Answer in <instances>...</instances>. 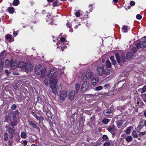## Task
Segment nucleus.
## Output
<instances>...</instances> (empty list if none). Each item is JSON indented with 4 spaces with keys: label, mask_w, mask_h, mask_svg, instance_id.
I'll use <instances>...</instances> for the list:
<instances>
[{
    "label": "nucleus",
    "mask_w": 146,
    "mask_h": 146,
    "mask_svg": "<svg viewBox=\"0 0 146 146\" xmlns=\"http://www.w3.org/2000/svg\"><path fill=\"white\" fill-rule=\"evenodd\" d=\"M59 75L58 72H55L53 69H51L48 74V76L50 78L49 84L50 87L52 90V92L55 94L57 93V88L56 85L58 82L56 78Z\"/></svg>",
    "instance_id": "nucleus-1"
},
{
    "label": "nucleus",
    "mask_w": 146,
    "mask_h": 146,
    "mask_svg": "<svg viewBox=\"0 0 146 146\" xmlns=\"http://www.w3.org/2000/svg\"><path fill=\"white\" fill-rule=\"evenodd\" d=\"M105 67L103 65L102 67L98 66L97 69L96 70L97 73L99 76H102L103 75L107 76L110 74L111 70H109L107 68H104Z\"/></svg>",
    "instance_id": "nucleus-2"
},
{
    "label": "nucleus",
    "mask_w": 146,
    "mask_h": 146,
    "mask_svg": "<svg viewBox=\"0 0 146 146\" xmlns=\"http://www.w3.org/2000/svg\"><path fill=\"white\" fill-rule=\"evenodd\" d=\"M46 72L45 69H43L41 65L38 64L36 65L35 68V72L38 75L41 74V77L44 78L45 77V73Z\"/></svg>",
    "instance_id": "nucleus-3"
},
{
    "label": "nucleus",
    "mask_w": 146,
    "mask_h": 146,
    "mask_svg": "<svg viewBox=\"0 0 146 146\" xmlns=\"http://www.w3.org/2000/svg\"><path fill=\"white\" fill-rule=\"evenodd\" d=\"M94 74L90 70L86 72V74H82L81 76V79L83 81H87V80L92 79V78L94 77Z\"/></svg>",
    "instance_id": "nucleus-4"
},
{
    "label": "nucleus",
    "mask_w": 146,
    "mask_h": 146,
    "mask_svg": "<svg viewBox=\"0 0 146 146\" xmlns=\"http://www.w3.org/2000/svg\"><path fill=\"white\" fill-rule=\"evenodd\" d=\"M133 43L135 44L137 49H139L140 48H146V41L139 40L137 41V42H134Z\"/></svg>",
    "instance_id": "nucleus-5"
},
{
    "label": "nucleus",
    "mask_w": 146,
    "mask_h": 146,
    "mask_svg": "<svg viewBox=\"0 0 146 146\" xmlns=\"http://www.w3.org/2000/svg\"><path fill=\"white\" fill-rule=\"evenodd\" d=\"M115 56L117 62L118 63L122 62L124 63L125 61L124 55L121 54V56L118 53H116Z\"/></svg>",
    "instance_id": "nucleus-6"
},
{
    "label": "nucleus",
    "mask_w": 146,
    "mask_h": 146,
    "mask_svg": "<svg viewBox=\"0 0 146 146\" xmlns=\"http://www.w3.org/2000/svg\"><path fill=\"white\" fill-rule=\"evenodd\" d=\"M83 84L81 88V91L82 92H84L88 90L90 85L89 82L87 81H83Z\"/></svg>",
    "instance_id": "nucleus-7"
},
{
    "label": "nucleus",
    "mask_w": 146,
    "mask_h": 146,
    "mask_svg": "<svg viewBox=\"0 0 146 146\" xmlns=\"http://www.w3.org/2000/svg\"><path fill=\"white\" fill-rule=\"evenodd\" d=\"M107 129L109 132L111 133L112 135L113 136L115 135L117 129L115 128V126L114 125L108 127Z\"/></svg>",
    "instance_id": "nucleus-8"
},
{
    "label": "nucleus",
    "mask_w": 146,
    "mask_h": 146,
    "mask_svg": "<svg viewBox=\"0 0 146 146\" xmlns=\"http://www.w3.org/2000/svg\"><path fill=\"white\" fill-rule=\"evenodd\" d=\"M137 51V50L135 47H134L132 48L131 51L128 52V60L133 58L134 54L136 53Z\"/></svg>",
    "instance_id": "nucleus-9"
},
{
    "label": "nucleus",
    "mask_w": 146,
    "mask_h": 146,
    "mask_svg": "<svg viewBox=\"0 0 146 146\" xmlns=\"http://www.w3.org/2000/svg\"><path fill=\"white\" fill-rule=\"evenodd\" d=\"M6 131H7L9 133L11 134V137L13 136V134L15 132V129L14 127H12L7 125L5 126Z\"/></svg>",
    "instance_id": "nucleus-10"
},
{
    "label": "nucleus",
    "mask_w": 146,
    "mask_h": 146,
    "mask_svg": "<svg viewBox=\"0 0 146 146\" xmlns=\"http://www.w3.org/2000/svg\"><path fill=\"white\" fill-rule=\"evenodd\" d=\"M67 96V94L66 91H63L60 94L59 98L61 100H64Z\"/></svg>",
    "instance_id": "nucleus-11"
},
{
    "label": "nucleus",
    "mask_w": 146,
    "mask_h": 146,
    "mask_svg": "<svg viewBox=\"0 0 146 146\" xmlns=\"http://www.w3.org/2000/svg\"><path fill=\"white\" fill-rule=\"evenodd\" d=\"M103 114L105 116L109 115L110 117H111L113 116V114L111 112V111L108 109L105 110L103 112Z\"/></svg>",
    "instance_id": "nucleus-12"
},
{
    "label": "nucleus",
    "mask_w": 146,
    "mask_h": 146,
    "mask_svg": "<svg viewBox=\"0 0 146 146\" xmlns=\"http://www.w3.org/2000/svg\"><path fill=\"white\" fill-rule=\"evenodd\" d=\"M75 93L74 90L72 91L69 92L68 96V98L70 100H72L74 99L75 96Z\"/></svg>",
    "instance_id": "nucleus-13"
},
{
    "label": "nucleus",
    "mask_w": 146,
    "mask_h": 146,
    "mask_svg": "<svg viewBox=\"0 0 146 146\" xmlns=\"http://www.w3.org/2000/svg\"><path fill=\"white\" fill-rule=\"evenodd\" d=\"M25 67L26 70L27 71H30L33 69V66L30 63L26 64Z\"/></svg>",
    "instance_id": "nucleus-14"
},
{
    "label": "nucleus",
    "mask_w": 146,
    "mask_h": 146,
    "mask_svg": "<svg viewBox=\"0 0 146 146\" xmlns=\"http://www.w3.org/2000/svg\"><path fill=\"white\" fill-rule=\"evenodd\" d=\"M98 79L96 77L92 78L91 79V82L92 84L95 85L98 83Z\"/></svg>",
    "instance_id": "nucleus-15"
},
{
    "label": "nucleus",
    "mask_w": 146,
    "mask_h": 146,
    "mask_svg": "<svg viewBox=\"0 0 146 146\" xmlns=\"http://www.w3.org/2000/svg\"><path fill=\"white\" fill-rule=\"evenodd\" d=\"M17 65V63L16 62H11V69L12 70H15L16 68Z\"/></svg>",
    "instance_id": "nucleus-16"
},
{
    "label": "nucleus",
    "mask_w": 146,
    "mask_h": 146,
    "mask_svg": "<svg viewBox=\"0 0 146 146\" xmlns=\"http://www.w3.org/2000/svg\"><path fill=\"white\" fill-rule=\"evenodd\" d=\"M125 122L124 120H122L118 121L117 122V124L118 127L120 128L122 126V124Z\"/></svg>",
    "instance_id": "nucleus-17"
},
{
    "label": "nucleus",
    "mask_w": 146,
    "mask_h": 146,
    "mask_svg": "<svg viewBox=\"0 0 146 146\" xmlns=\"http://www.w3.org/2000/svg\"><path fill=\"white\" fill-rule=\"evenodd\" d=\"M32 115L36 118L39 121H41L43 119L41 117L38 116L37 115L33 112L32 113Z\"/></svg>",
    "instance_id": "nucleus-18"
},
{
    "label": "nucleus",
    "mask_w": 146,
    "mask_h": 146,
    "mask_svg": "<svg viewBox=\"0 0 146 146\" xmlns=\"http://www.w3.org/2000/svg\"><path fill=\"white\" fill-rule=\"evenodd\" d=\"M17 125V123L15 121H10V123L9 124V126L12 127L16 126Z\"/></svg>",
    "instance_id": "nucleus-19"
},
{
    "label": "nucleus",
    "mask_w": 146,
    "mask_h": 146,
    "mask_svg": "<svg viewBox=\"0 0 146 146\" xmlns=\"http://www.w3.org/2000/svg\"><path fill=\"white\" fill-rule=\"evenodd\" d=\"M143 123V122H140L139 124L138 125L137 127L136 128V130L137 131L139 132L140 129L142 128L144 126L143 125H141Z\"/></svg>",
    "instance_id": "nucleus-20"
},
{
    "label": "nucleus",
    "mask_w": 146,
    "mask_h": 146,
    "mask_svg": "<svg viewBox=\"0 0 146 146\" xmlns=\"http://www.w3.org/2000/svg\"><path fill=\"white\" fill-rule=\"evenodd\" d=\"M7 11L10 13L13 14L14 11V9L13 7H10L7 9Z\"/></svg>",
    "instance_id": "nucleus-21"
},
{
    "label": "nucleus",
    "mask_w": 146,
    "mask_h": 146,
    "mask_svg": "<svg viewBox=\"0 0 146 146\" xmlns=\"http://www.w3.org/2000/svg\"><path fill=\"white\" fill-rule=\"evenodd\" d=\"M25 65L24 62L22 61H20L19 63L17 65L18 67L19 68H22Z\"/></svg>",
    "instance_id": "nucleus-22"
},
{
    "label": "nucleus",
    "mask_w": 146,
    "mask_h": 146,
    "mask_svg": "<svg viewBox=\"0 0 146 146\" xmlns=\"http://www.w3.org/2000/svg\"><path fill=\"white\" fill-rule=\"evenodd\" d=\"M10 64V62L9 60L7 59L5 60L3 62V64L5 65V66H9Z\"/></svg>",
    "instance_id": "nucleus-23"
},
{
    "label": "nucleus",
    "mask_w": 146,
    "mask_h": 146,
    "mask_svg": "<svg viewBox=\"0 0 146 146\" xmlns=\"http://www.w3.org/2000/svg\"><path fill=\"white\" fill-rule=\"evenodd\" d=\"M6 51L4 50L2 51L0 55V58H4V57L6 55Z\"/></svg>",
    "instance_id": "nucleus-24"
},
{
    "label": "nucleus",
    "mask_w": 146,
    "mask_h": 146,
    "mask_svg": "<svg viewBox=\"0 0 146 146\" xmlns=\"http://www.w3.org/2000/svg\"><path fill=\"white\" fill-rule=\"evenodd\" d=\"M106 68H110L111 67V64L109 60H107L106 62Z\"/></svg>",
    "instance_id": "nucleus-25"
},
{
    "label": "nucleus",
    "mask_w": 146,
    "mask_h": 146,
    "mask_svg": "<svg viewBox=\"0 0 146 146\" xmlns=\"http://www.w3.org/2000/svg\"><path fill=\"white\" fill-rule=\"evenodd\" d=\"M29 125L31 126L32 127L35 128L36 127V124L34 123L31 121H28Z\"/></svg>",
    "instance_id": "nucleus-26"
},
{
    "label": "nucleus",
    "mask_w": 146,
    "mask_h": 146,
    "mask_svg": "<svg viewBox=\"0 0 146 146\" xmlns=\"http://www.w3.org/2000/svg\"><path fill=\"white\" fill-rule=\"evenodd\" d=\"M80 84L79 83H77L76 85V92L77 93L80 87Z\"/></svg>",
    "instance_id": "nucleus-27"
},
{
    "label": "nucleus",
    "mask_w": 146,
    "mask_h": 146,
    "mask_svg": "<svg viewBox=\"0 0 146 146\" xmlns=\"http://www.w3.org/2000/svg\"><path fill=\"white\" fill-rule=\"evenodd\" d=\"M27 134L24 132H23L21 133V136L22 138L25 139L27 137Z\"/></svg>",
    "instance_id": "nucleus-28"
},
{
    "label": "nucleus",
    "mask_w": 146,
    "mask_h": 146,
    "mask_svg": "<svg viewBox=\"0 0 146 146\" xmlns=\"http://www.w3.org/2000/svg\"><path fill=\"white\" fill-rule=\"evenodd\" d=\"M122 30L123 31L124 33H126L127 32V26H125V25H124L123 26L122 28Z\"/></svg>",
    "instance_id": "nucleus-29"
},
{
    "label": "nucleus",
    "mask_w": 146,
    "mask_h": 146,
    "mask_svg": "<svg viewBox=\"0 0 146 146\" xmlns=\"http://www.w3.org/2000/svg\"><path fill=\"white\" fill-rule=\"evenodd\" d=\"M110 121V119H104L103 120L102 122L104 124H107Z\"/></svg>",
    "instance_id": "nucleus-30"
},
{
    "label": "nucleus",
    "mask_w": 146,
    "mask_h": 146,
    "mask_svg": "<svg viewBox=\"0 0 146 146\" xmlns=\"http://www.w3.org/2000/svg\"><path fill=\"white\" fill-rule=\"evenodd\" d=\"M5 37L7 39L10 40L11 39L12 36L10 34H8L5 35Z\"/></svg>",
    "instance_id": "nucleus-31"
},
{
    "label": "nucleus",
    "mask_w": 146,
    "mask_h": 146,
    "mask_svg": "<svg viewBox=\"0 0 146 146\" xmlns=\"http://www.w3.org/2000/svg\"><path fill=\"white\" fill-rule=\"evenodd\" d=\"M19 3V0H14L13 4L14 6H17L18 5Z\"/></svg>",
    "instance_id": "nucleus-32"
},
{
    "label": "nucleus",
    "mask_w": 146,
    "mask_h": 146,
    "mask_svg": "<svg viewBox=\"0 0 146 146\" xmlns=\"http://www.w3.org/2000/svg\"><path fill=\"white\" fill-rule=\"evenodd\" d=\"M8 134L7 133H5L4 135V140L5 141H6L8 139Z\"/></svg>",
    "instance_id": "nucleus-33"
},
{
    "label": "nucleus",
    "mask_w": 146,
    "mask_h": 146,
    "mask_svg": "<svg viewBox=\"0 0 146 146\" xmlns=\"http://www.w3.org/2000/svg\"><path fill=\"white\" fill-rule=\"evenodd\" d=\"M133 136L135 138H137L138 137V135L136 131H133L132 133Z\"/></svg>",
    "instance_id": "nucleus-34"
},
{
    "label": "nucleus",
    "mask_w": 146,
    "mask_h": 146,
    "mask_svg": "<svg viewBox=\"0 0 146 146\" xmlns=\"http://www.w3.org/2000/svg\"><path fill=\"white\" fill-rule=\"evenodd\" d=\"M10 114L11 115V118L10 119V121H11V119L12 118H13L14 120L15 119L16 117L15 115V114L14 113H10Z\"/></svg>",
    "instance_id": "nucleus-35"
},
{
    "label": "nucleus",
    "mask_w": 146,
    "mask_h": 146,
    "mask_svg": "<svg viewBox=\"0 0 146 146\" xmlns=\"http://www.w3.org/2000/svg\"><path fill=\"white\" fill-rule=\"evenodd\" d=\"M103 88V87L102 86H99L96 87L95 88V90L96 91H99L102 90Z\"/></svg>",
    "instance_id": "nucleus-36"
},
{
    "label": "nucleus",
    "mask_w": 146,
    "mask_h": 146,
    "mask_svg": "<svg viewBox=\"0 0 146 146\" xmlns=\"http://www.w3.org/2000/svg\"><path fill=\"white\" fill-rule=\"evenodd\" d=\"M17 107V106L15 104H13L11 106V108L12 110H14L16 109Z\"/></svg>",
    "instance_id": "nucleus-37"
},
{
    "label": "nucleus",
    "mask_w": 146,
    "mask_h": 146,
    "mask_svg": "<svg viewBox=\"0 0 146 146\" xmlns=\"http://www.w3.org/2000/svg\"><path fill=\"white\" fill-rule=\"evenodd\" d=\"M146 91V85L144 86L142 88L141 93H143Z\"/></svg>",
    "instance_id": "nucleus-38"
},
{
    "label": "nucleus",
    "mask_w": 146,
    "mask_h": 146,
    "mask_svg": "<svg viewBox=\"0 0 146 146\" xmlns=\"http://www.w3.org/2000/svg\"><path fill=\"white\" fill-rule=\"evenodd\" d=\"M102 138L103 139L105 140H107L108 139V136L106 135H104L103 136Z\"/></svg>",
    "instance_id": "nucleus-39"
},
{
    "label": "nucleus",
    "mask_w": 146,
    "mask_h": 146,
    "mask_svg": "<svg viewBox=\"0 0 146 146\" xmlns=\"http://www.w3.org/2000/svg\"><path fill=\"white\" fill-rule=\"evenodd\" d=\"M75 16L77 17H79L80 15V13L79 11H77L75 13Z\"/></svg>",
    "instance_id": "nucleus-40"
},
{
    "label": "nucleus",
    "mask_w": 146,
    "mask_h": 146,
    "mask_svg": "<svg viewBox=\"0 0 146 146\" xmlns=\"http://www.w3.org/2000/svg\"><path fill=\"white\" fill-rule=\"evenodd\" d=\"M146 133V132L144 131L143 132H140L139 133V135L140 137L142 136L143 135H145Z\"/></svg>",
    "instance_id": "nucleus-41"
},
{
    "label": "nucleus",
    "mask_w": 146,
    "mask_h": 146,
    "mask_svg": "<svg viewBox=\"0 0 146 146\" xmlns=\"http://www.w3.org/2000/svg\"><path fill=\"white\" fill-rule=\"evenodd\" d=\"M110 145V143L109 142H105L103 145L104 146H109Z\"/></svg>",
    "instance_id": "nucleus-42"
},
{
    "label": "nucleus",
    "mask_w": 146,
    "mask_h": 146,
    "mask_svg": "<svg viewBox=\"0 0 146 146\" xmlns=\"http://www.w3.org/2000/svg\"><path fill=\"white\" fill-rule=\"evenodd\" d=\"M136 18L138 19H141L142 18V16L139 14H137L136 16Z\"/></svg>",
    "instance_id": "nucleus-43"
},
{
    "label": "nucleus",
    "mask_w": 146,
    "mask_h": 146,
    "mask_svg": "<svg viewBox=\"0 0 146 146\" xmlns=\"http://www.w3.org/2000/svg\"><path fill=\"white\" fill-rule=\"evenodd\" d=\"M130 4L131 6H133L135 4V2L133 1H131L130 2Z\"/></svg>",
    "instance_id": "nucleus-44"
},
{
    "label": "nucleus",
    "mask_w": 146,
    "mask_h": 146,
    "mask_svg": "<svg viewBox=\"0 0 146 146\" xmlns=\"http://www.w3.org/2000/svg\"><path fill=\"white\" fill-rule=\"evenodd\" d=\"M17 32H19L18 31H14L13 32V35L14 37H15L18 34Z\"/></svg>",
    "instance_id": "nucleus-45"
},
{
    "label": "nucleus",
    "mask_w": 146,
    "mask_h": 146,
    "mask_svg": "<svg viewBox=\"0 0 146 146\" xmlns=\"http://www.w3.org/2000/svg\"><path fill=\"white\" fill-rule=\"evenodd\" d=\"M60 40L61 42H64L65 41L66 39L64 37H62L61 38Z\"/></svg>",
    "instance_id": "nucleus-46"
},
{
    "label": "nucleus",
    "mask_w": 146,
    "mask_h": 146,
    "mask_svg": "<svg viewBox=\"0 0 146 146\" xmlns=\"http://www.w3.org/2000/svg\"><path fill=\"white\" fill-rule=\"evenodd\" d=\"M66 25L67 27L69 28H70L71 27V25L70 24V23L69 22H67Z\"/></svg>",
    "instance_id": "nucleus-47"
},
{
    "label": "nucleus",
    "mask_w": 146,
    "mask_h": 146,
    "mask_svg": "<svg viewBox=\"0 0 146 146\" xmlns=\"http://www.w3.org/2000/svg\"><path fill=\"white\" fill-rule=\"evenodd\" d=\"M58 5H57V2L56 1H54L53 3V7H56V6H57Z\"/></svg>",
    "instance_id": "nucleus-48"
},
{
    "label": "nucleus",
    "mask_w": 146,
    "mask_h": 146,
    "mask_svg": "<svg viewBox=\"0 0 146 146\" xmlns=\"http://www.w3.org/2000/svg\"><path fill=\"white\" fill-rule=\"evenodd\" d=\"M23 144L25 146H26L27 144V141L26 140H24L23 141Z\"/></svg>",
    "instance_id": "nucleus-49"
},
{
    "label": "nucleus",
    "mask_w": 146,
    "mask_h": 146,
    "mask_svg": "<svg viewBox=\"0 0 146 146\" xmlns=\"http://www.w3.org/2000/svg\"><path fill=\"white\" fill-rule=\"evenodd\" d=\"M8 117L7 116H6L5 117V122H8Z\"/></svg>",
    "instance_id": "nucleus-50"
},
{
    "label": "nucleus",
    "mask_w": 146,
    "mask_h": 146,
    "mask_svg": "<svg viewBox=\"0 0 146 146\" xmlns=\"http://www.w3.org/2000/svg\"><path fill=\"white\" fill-rule=\"evenodd\" d=\"M110 86V85L109 84H105L104 86V87L105 88H108V87H109Z\"/></svg>",
    "instance_id": "nucleus-51"
},
{
    "label": "nucleus",
    "mask_w": 146,
    "mask_h": 146,
    "mask_svg": "<svg viewBox=\"0 0 146 146\" xmlns=\"http://www.w3.org/2000/svg\"><path fill=\"white\" fill-rule=\"evenodd\" d=\"M133 129V127L132 126H130L129 127H128V134L129 133V131H130L132 129Z\"/></svg>",
    "instance_id": "nucleus-52"
},
{
    "label": "nucleus",
    "mask_w": 146,
    "mask_h": 146,
    "mask_svg": "<svg viewBox=\"0 0 146 146\" xmlns=\"http://www.w3.org/2000/svg\"><path fill=\"white\" fill-rule=\"evenodd\" d=\"M15 115H19V112L18 110H16L15 111Z\"/></svg>",
    "instance_id": "nucleus-53"
},
{
    "label": "nucleus",
    "mask_w": 146,
    "mask_h": 146,
    "mask_svg": "<svg viewBox=\"0 0 146 146\" xmlns=\"http://www.w3.org/2000/svg\"><path fill=\"white\" fill-rule=\"evenodd\" d=\"M5 72L7 74V75H8L10 74V72H9V71L7 70H5Z\"/></svg>",
    "instance_id": "nucleus-54"
},
{
    "label": "nucleus",
    "mask_w": 146,
    "mask_h": 146,
    "mask_svg": "<svg viewBox=\"0 0 146 146\" xmlns=\"http://www.w3.org/2000/svg\"><path fill=\"white\" fill-rule=\"evenodd\" d=\"M132 137L131 136H128V142L131 141L132 140Z\"/></svg>",
    "instance_id": "nucleus-55"
},
{
    "label": "nucleus",
    "mask_w": 146,
    "mask_h": 146,
    "mask_svg": "<svg viewBox=\"0 0 146 146\" xmlns=\"http://www.w3.org/2000/svg\"><path fill=\"white\" fill-rule=\"evenodd\" d=\"M114 56H111L110 58V59L111 60V61H112L113 60H114Z\"/></svg>",
    "instance_id": "nucleus-56"
},
{
    "label": "nucleus",
    "mask_w": 146,
    "mask_h": 146,
    "mask_svg": "<svg viewBox=\"0 0 146 146\" xmlns=\"http://www.w3.org/2000/svg\"><path fill=\"white\" fill-rule=\"evenodd\" d=\"M112 61V63L113 65H115V64L116 63V61L114 60H113L112 61Z\"/></svg>",
    "instance_id": "nucleus-57"
},
{
    "label": "nucleus",
    "mask_w": 146,
    "mask_h": 146,
    "mask_svg": "<svg viewBox=\"0 0 146 146\" xmlns=\"http://www.w3.org/2000/svg\"><path fill=\"white\" fill-rule=\"evenodd\" d=\"M127 124V123L126 122H125L124 123V124L123 125L122 127H125L126 126Z\"/></svg>",
    "instance_id": "nucleus-58"
},
{
    "label": "nucleus",
    "mask_w": 146,
    "mask_h": 146,
    "mask_svg": "<svg viewBox=\"0 0 146 146\" xmlns=\"http://www.w3.org/2000/svg\"><path fill=\"white\" fill-rule=\"evenodd\" d=\"M144 115L145 117L146 118V110L144 111Z\"/></svg>",
    "instance_id": "nucleus-59"
},
{
    "label": "nucleus",
    "mask_w": 146,
    "mask_h": 146,
    "mask_svg": "<svg viewBox=\"0 0 146 146\" xmlns=\"http://www.w3.org/2000/svg\"><path fill=\"white\" fill-rule=\"evenodd\" d=\"M20 137H19L18 138V139L17 138L16 139V141H17V142H19V140H20Z\"/></svg>",
    "instance_id": "nucleus-60"
},
{
    "label": "nucleus",
    "mask_w": 146,
    "mask_h": 146,
    "mask_svg": "<svg viewBox=\"0 0 146 146\" xmlns=\"http://www.w3.org/2000/svg\"><path fill=\"white\" fill-rule=\"evenodd\" d=\"M35 128H36V129H37L38 131H40V129H39V128L37 127V126H36V127H35Z\"/></svg>",
    "instance_id": "nucleus-61"
},
{
    "label": "nucleus",
    "mask_w": 146,
    "mask_h": 146,
    "mask_svg": "<svg viewBox=\"0 0 146 146\" xmlns=\"http://www.w3.org/2000/svg\"><path fill=\"white\" fill-rule=\"evenodd\" d=\"M54 0H47V1L48 2H52Z\"/></svg>",
    "instance_id": "nucleus-62"
},
{
    "label": "nucleus",
    "mask_w": 146,
    "mask_h": 146,
    "mask_svg": "<svg viewBox=\"0 0 146 146\" xmlns=\"http://www.w3.org/2000/svg\"><path fill=\"white\" fill-rule=\"evenodd\" d=\"M137 104H139V102L141 101V100H140V99H138L137 100Z\"/></svg>",
    "instance_id": "nucleus-63"
},
{
    "label": "nucleus",
    "mask_w": 146,
    "mask_h": 146,
    "mask_svg": "<svg viewBox=\"0 0 146 146\" xmlns=\"http://www.w3.org/2000/svg\"><path fill=\"white\" fill-rule=\"evenodd\" d=\"M100 144L98 143L96 145H94V146H99Z\"/></svg>",
    "instance_id": "nucleus-64"
}]
</instances>
